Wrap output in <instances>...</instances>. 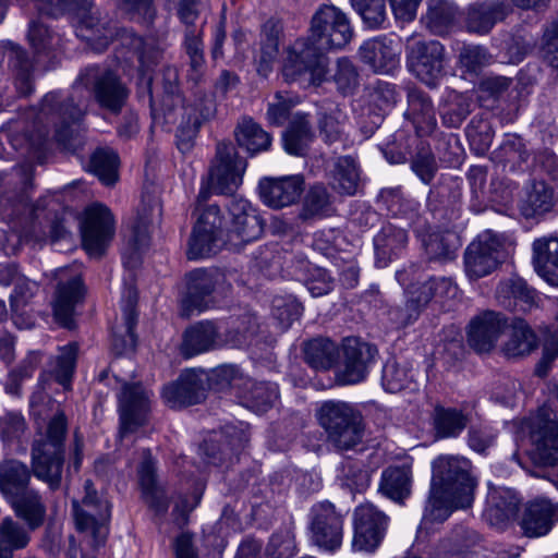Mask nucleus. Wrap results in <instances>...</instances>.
Listing matches in <instances>:
<instances>
[{
	"label": "nucleus",
	"mask_w": 558,
	"mask_h": 558,
	"mask_svg": "<svg viewBox=\"0 0 558 558\" xmlns=\"http://www.w3.org/2000/svg\"><path fill=\"white\" fill-rule=\"evenodd\" d=\"M331 195L327 187L322 184H314L305 194L299 219L308 221L327 216L331 210Z\"/></svg>",
	"instance_id": "nucleus-62"
},
{
	"label": "nucleus",
	"mask_w": 558,
	"mask_h": 558,
	"mask_svg": "<svg viewBox=\"0 0 558 558\" xmlns=\"http://www.w3.org/2000/svg\"><path fill=\"white\" fill-rule=\"evenodd\" d=\"M75 84L89 92L96 106L111 116L123 112L129 102L131 89L118 71L108 65L90 64L82 69Z\"/></svg>",
	"instance_id": "nucleus-6"
},
{
	"label": "nucleus",
	"mask_w": 558,
	"mask_h": 558,
	"mask_svg": "<svg viewBox=\"0 0 558 558\" xmlns=\"http://www.w3.org/2000/svg\"><path fill=\"white\" fill-rule=\"evenodd\" d=\"M537 348V337L527 323L521 318L512 322L509 339L502 351L507 357H520Z\"/></svg>",
	"instance_id": "nucleus-55"
},
{
	"label": "nucleus",
	"mask_w": 558,
	"mask_h": 558,
	"mask_svg": "<svg viewBox=\"0 0 558 558\" xmlns=\"http://www.w3.org/2000/svg\"><path fill=\"white\" fill-rule=\"evenodd\" d=\"M282 35V25L279 21L268 20L262 29L260 56L258 72L266 73L271 70V63L279 53V45Z\"/></svg>",
	"instance_id": "nucleus-58"
},
{
	"label": "nucleus",
	"mask_w": 558,
	"mask_h": 558,
	"mask_svg": "<svg viewBox=\"0 0 558 558\" xmlns=\"http://www.w3.org/2000/svg\"><path fill=\"white\" fill-rule=\"evenodd\" d=\"M530 437L532 459L538 465H558V420L547 408L538 409L532 418Z\"/></svg>",
	"instance_id": "nucleus-16"
},
{
	"label": "nucleus",
	"mask_w": 558,
	"mask_h": 558,
	"mask_svg": "<svg viewBox=\"0 0 558 558\" xmlns=\"http://www.w3.org/2000/svg\"><path fill=\"white\" fill-rule=\"evenodd\" d=\"M225 235L193 229L189 240L187 258L198 259L217 254L227 243Z\"/></svg>",
	"instance_id": "nucleus-63"
},
{
	"label": "nucleus",
	"mask_w": 558,
	"mask_h": 558,
	"mask_svg": "<svg viewBox=\"0 0 558 558\" xmlns=\"http://www.w3.org/2000/svg\"><path fill=\"white\" fill-rule=\"evenodd\" d=\"M327 177L337 193L353 196L361 184L360 165L352 156H339L328 165Z\"/></svg>",
	"instance_id": "nucleus-36"
},
{
	"label": "nucleus",
	"mask_w": 558,
	"mask_h": 558,
	"mask_svg": "<svg viewBox=\"0 0 558 558\" xmlns=\"http://www.w3.org/2000/svg\"><path fill=\"white\" fill-rule=\"evenodd\" d=\"M83 117L84 111L73 97L63 96L58 92L46 94L35 119V130L29 137L32 145L37 149L44 148L52 130V138L58 146L75 154L84 144L76 129Z\"/></svg>",
	"instance_id": "nucleus-2"
},
{
	"label": "nucleus",
	"mask_w": 558,
	"mask_h": 558,
	"mask_svg": "<svg viewBox=\"0 0 558 558\" xmlns=\"http://www.w3.org/2000/svg\"><path fill=\"white\" fill-rule=\"evenodd\" d=\"M414 233L421 241L424 256L429 263L446 264L457 257L461 241L456 232L449 230H432L428 222Z\"/></svg>",
	"instance_id": "nucleus-27"
},
{
	"label": "nucleus",
	"mask_w": 558,
	"mask_h": 558,
	"mask_svg": "<svg viewBox=\"0 0 558 558\" xmlns=\"http://www.w3.org/2000/svg\"><path fill=\"white\" fill-rule=\"evenodd\" d=\"M295 275L314 298L328 294L335 287V279L325 268L315 266L304 258L295 260Z\"/></svg>",
	"instance_id": "nucleus-53"
},
{
	"label": "nucleus",
	"mask_w": 558,
	"mask_h": 558,
	"mask_svg": "<svg viewBox=\"0 0 558 558\" xmlns=\"http://www.w3.org/2000/svg\"><path fill=\"white\" fill-rule=\"evenodd\" d=\"M181 48L187 58V80L195 85L205 78L207 63L204 52V29L182 33Z\"/></svg>",
	"instance_id": "nucleus-52"
},
{
	"label": "nucleus",
	"mask_w": 558,
	"mask_h": 558,
	"mask_svg": "<svg viewBox=\"0 0 558 558\" xmlns=\"http://www.w3.org/2000/svg\"><path fill=\"white\" fill-rule=\"evenodd\" d=\"M404 117L412 123L420 138L430 135L437 126L430 97L417 88L410 89L408 93V109Z\"/></svg>",
	"instance_id": "nucleus-35"
},
{
	"label": "nucleus",
	"mask_w": 558,
	"mask_h": 558,
	"mask_svg": "<svg viewBox=\"0 0 558 558\" xmlns=\"http://www.w3.org/2000/svg\"><path fill=\"white\" fill-rule=\"evenodd\" d=\"M235 270L222 268H198L186 275V292L181 300V316L190 318L215 304V293H226L231 289Z\"/></svg>",
	"instance_id": "nucleus-8"
},
{
	"label": "nucleus",
	"mask_w": 558,
	"mask_h": 558,
	"mask_svg": "<svg viewBox=\"0 0 558 558\" xmlns=\"http://www.w3.org/2000/svg\"><path fill=\"white\" fill-rule=\"evenodd\" d=\"M327 440L338 451H348L360 445L364 437V418L352 403L328 400L320 404L316 413Z\"/></svg>",
	"instance_id": "nucleus-5"
},
{
	"label": "nucleus",
	"mask_w": 558,
	"mask_h": 558,
	"mask_svg": "<svg viewBox=\"0 0 558 558\" xmlns=\"http://www.w3.org/2000/svg\"><path fill=\"white\" fill-rule=\"evenodd\" d=\"M512 11L508 0H482L469 5L466 28L476 34H487Z\"/></svg>",
	"instance_id": "nucleus-31"
},
{
	"label": "nucleus",
	"mask_w": 558,
	"mask_h": 558,
	"mask_svg": "<svg viewBox=\"0 0 558 558\" xmlns=\"http://www.w3.org/2000/svg\"><path fill=\"white\" fill-rule=\"evenodd\" d=\"M555 522H558V504L537 498L525 505L520 526L525 536L541 537L549 533Z\"/></svg>",
	"instance_id": "nucleus-29"
},
{
	"label": "nucleus",
	"mask_w": 558,
	"mask_h": 558,
	"mask_svg": "<svg viewBox=\"0 0 558 558\" xmlns=\"http://www.w3.org/2000/svg\"><path fill=\"white\" fill-rule=\"evenodd\" d=\"M498 302L506 308L527 312L536 306L537 293L520 277L501 281L496 290Z\"/></svg>",
	"instance_id": "nucleus-39"
},
{
	"label": "nucleus",
	"mask_w": 558,
	"mask_h": 558,
	"mask_svg": "<svg viewBox=\"0 0 558 558\" xmlns=\"http://www.w3.org/2000/svg\"><path fill=\"white\" fill-rule=\"evenodd\" d=\"M33 186V179L26 177L24 181V190L21 196V205L28 211L31 221L41 225V218L49 222V232L53 241L62 239L65 234L63 219L57 215L59 204L51 195H45L35 203H29L26 195L28 189Z\"/></svg>",
	"instance_id": "nucleus-30"
},
{
	"label": "nucleus",
	"mask_w": 558,
	"mask_h": 558,
	"mask_svg": "<svg viewBox=\"0 0 558 558\" xmlns=\"http://www.w3.org/2000/svg\"><path fill=\"white\" fill-rule=\"evenodd\" d=\"M557 207L555 191L545 181H534L519 204L520 213L526 219L556 211Z\"/></svg>",
	"instance_id": "nucleus-42"
},
{
	"label": "nucleus",
	"mask_w": 558,
	"mask_h": 558,
	"mask_svg": "<svg viewBox=\"0 0 558 558\" xmlns=\"http://www.w3.org/2000/svg\"><path fill=\"white\" fill-rule=\"evenodd\" d=\"M76 33L97 52L107 49L114 36L118 35L117 27L109 19H101L92 11L81 17Z\"/></svg>",
	"instance_id": "nucleus-38"
},
{
	"label": "nucleus",
	"mask_w": 558,
	"mask_h": 558,
	"mask_svg": "<svg viewBox=\"0 0 558 558\" xmlns=\"http://www.w3.org/2000/svg\"><path fill=\"white\" fill-rule=\"evenodd\" d=\"M344 514L328 500L311 507L308 535L313 545L327 553L337 551L343 541Z\"/></svg>",
	"instance_id": "nucleus-12"
},
{
	"label": "nucleus",
	"mask_w": 558,
	"mask_h": 558,
	"mask_svg": "<svg viewBox=\"0 0 558 558\" xmlns=\"http://www.w3.org/2000/svg\"><path fill=\"white\" fill-rule=\"evenodd\" d=\"M377 355L376 345L359 338H345L342 343V367L336 374L337 383L355 385L364 381Z\"/></svg>",
	"instance_id": "nucleus-17"
},
{
	"label": "nucleus",
	"mask_w": 558,
	"mask_h": 558,
	"mask_svg": "<svg viewBox=\"0 0 558 558\" xmlns=\"http://www.w3.org/2000/svg\"><path fill=\"white\" fill-rule=\"evenodd\" d=\"M161 216V203L157 195L143 192L134 220L125 234L122 255L126 264L135 266L140 262L143 250L149 244V226Z\"/></svg>",
	"instance_id": "nucleus-14"
},
{
	"label": "nucleus",
	"mask_w": 558,
	"mask_h": 558,
	"mask_svg": "<svg viewBox=\"0 0 558 558\" xmlns=\"http://www.w3.org/2000/svg\"><path fill=\"white\" fill-rule=\"evenodd\" d=\"M327 81L335 84L336 90L343 97L355 94L360 86V72L357 66L348 57L336 60L331 75Z\"/></svg>",
	"instance_id": "nucleus-60"
},
{
	"label": "nucleus",
	"mask_w": 558,
	"mask_h": 558,
	"mask_svg": "<svg viewBox=\"0 0 558 558\" xmlns=\"http://www.w3.org/2000/svg\"><path fill=\"white\" fill-rule=\"evenodd\" d=\"M73 513L76 529L89 532L96 543H101L106 536V523L110 519L111 505L108 500L98 497L90 481L85 483V496L82 506L73 502Z\"/></svg>",
	"instance_id": "nucleus-18"
},
{
	"label": "nucleus",
	"mask_w": 558,
	"mask_h": 558,
	"mask_svg": "<svg viewBox=\"0 0 558 558\" xmlns=\"http://www.w3.org/2000/svg\"><path fill=\"white\" fill-rule=\"evenodd\" d=\"M138 484L143 497L150 508L157 513H165L169 508V501L165 490L159 486L156 473V462L149 449H144L142 462L137 468Z\"/></svg>",
	"instance_id": "nucleus-34"
},
{
	"label": "nucleus",
	"mask_w": 558,
	"mask_h": 558,
	"mask_svg": "<svg viewBox=\"0 0 558 558\" xmlns=\"http://www.w3.org/2000/svg\"><path fill=\"white\" fill-rule=\"evenodd\" d=\"M302 175L264 178L259 181V196L265 205L274 209L295 204L304 191Z\"/></svg>",
	"instance_id": "nucleus-26"
},
{
	"label": "nucleus",
	"mask_w": 558,
	"mask_h": 558,
	"mask_svg": "<svg viewBox=\"0 0 558 558\" xmlns=\"http://www.w3.org/2000/svg\"><path fill=\"white\" fill-rule=\"evenodd\" d=\"M221 348L220 327L214 320H202L185 329L180 352L189 359Z\"/></svg>",
	"instance_id": "nucleus-32"
},
{
	"label": "nucleus",
	"mask_w": 558,
	"mask_h": 558,
	"mask_svg": "<svg viewBox=\"0 0 558 558\" xmlns=\"http://www.w3.org/2000/svg\"><path fill=\"white\" fill-rule=\"evenodd\" d=\"M314 140L312 124L306 113H295L282 132V144L289 155L302 157Z\"/></svg>",
	"instance_id": "nucleus-47"
},
{
	"label": "nucleus",
	"mask_w": 558,
	"mask_h": 558,
	"mask_svg": "<svg viewBox=\"0 0 558 558\" xmlns=\"http://www.w3.org/2000/svg\"><path fill=\"white\" fill-rule=\"evenodd\" d=\"M231 227L227 238L234 246H240L258 239L264 230V222L256 209L245 199H231L229 204Z\"/></svg>",
	"instance_id": "nucleus-23"
},
{
	"label": "nucleus",
	"mask_w": 558,
	"mask_h": 558,
	"mask_svg": "<svg viewBox=\"0 0 558 558\" xmlns=\"http://www.w3.org/2000/svg\"><path fill=\"white\" fill-rule=\"evenodd\" d=\"M305 363L315 371H329L339 359L337 344L328 338H314L303 345Z\"/></svg>",
	"instance_id": "nucleus-54"
},
{
	"label": "nucleus",
	"mask_w": 558,
	"mask_h": 558,
	"mask_svg": "<svg viewBox=\"0 0 558 558\" xmlns=\"http://www.w3.org/2000/svg\"><path fill=\"white\" fill-rule=\"evenodd\" d=\"M121 438L146 424L150 410V393L141 384H124L118 396Z\"/></svg>",
	"instance_id": "nucleus-21"
},
{
	"label": "nucleus",
	"mask_w": 558,
	"mask_h": 558,
	"mask_svg": "<svg viewBox=\"0 0 558 558\" xmlns=\"http://www.w3.org/2000/svg\"><path fill=\"white\" fill-rule=\"evenodd\" d=\"M471 149L478 156L485 155L493 142L495 132L492 123L483 116H474L465 129Z\"/></svg>",
	"instance_id": "nucleus-64"
},
{
	"label": "nucleus",
	"mask_w": 558,
	"mask_h": 558,
	"mask_svg": "<svg viewBox=\"0 0 558 558\" xmlns=\"http://www.w3.org/2000/svg\"><path fill=\"white\" fill-rule=\"evenodd\" d=\"M347 120V114L338 106L317 112V128L325 144L342 149L349 145Z\"/></svg>",
	"instance_id": "nucleus-41"
},
{
	"label": "nucleus",
	"mask_w": 558,
	"mask_h": 558,
	"mask_svg": "<svg viewBox=\"0 0 558 558\" xmlns=\"http://www.w3.org/2000/svg\"><path fill=\"white\" fill-rule=\"evenodd\" d=\"M16 518L25 522L29 531L39 529L46 518L47 508L40 494L31 488L7 500Z\"/></svg>",
	"instance_id": "nucleus-45"
},
{
	"label": "nucleus",
	"mask_w": 558,
	"mask_h": 558,
	"mask_svg": "<svg viewBox=\"0 0 558 558\" xmlns=\"http://www.w3.org/2000/svg\"><path fill=\"white\" fill-rule=\"evenodd\" d=\"M377 204L385 209L400 226L420 230L426 227V219L420 213V204L404 195L400 186L380 190Z\"/></svg>",
	"instance_id": "nucleus-25"
},
{
	"label": "nucleus",
	"mask_w": 558,
	"mask_h": 558,
	"mask_svg": "<svg viewBox=\"0 0 558 558\" xmlns=\"http://www.w3.org/2000/svg\"><path fill=\"white\" fill-rule=\"evenodd\" d=\"M532 264L536 274L558 287V236L537 238L532 243Z\"/></svg>",
	"instance_id": "nucleus-37"
},
{
	"label": "nucleus",
	"mask_w": 558,
	"mask_h": 558,
	"mask_svg": "<svg viewBox=\"0 0 558 558\" xmlns=\"http://www.w3.org/2000/svg\"><path fill=\"white\" fill-rule=\"evenodd\" d=\"M353 521V550L375 551L385 537L389 518L374 505L363 504L355 508Z\"/></svg>",
	"instance_id": "nucleus-19"
},
{
	"label": "nucleus",
	"mask_w": 558,
	"mask_h": 558,
	"mask_svg": "<svg viewBox=\"0 0 558 558\" xmlns=\"http://www.w3.org/2000/svg\"><path fill=\"white\" fill-rule=\"evenodd\" d=\"M520 499L509 489H494L489 493L485 518L497 529H505L515 518L519 511Z\"/></svg>",
	"instance_id": "nucleus-44"
},
{
	"label": "nucleus",
	"mask_w": 558,
	"mask_h": 558,
	"mask_svg": "<svg viewBox=\"0 0 558 558\" xmlns=\"http://www.w3.org/2000/svg\"><path fill=\"white\" fill-rule=\"evenodd\" d=\"M477 485L472 463L460 456H440L432 463V481L424 519L444 522L459 508L471 507Z\"/></svg>",
	"instance_id": "nucleus-1"
},
{
	"label": "nucleus",
	"mask_w": 558,
	"mask_h": 558,
	"mask_svg": "<svg viewBox=\"0 0 558 558\" xmlns=\"http://www.w3.org/2000/svg\"><path fill=\"white\" fill-rule=\"evenodd\" d=\"M507 236L486 230L465 250L464 266L471 279H478L495 271L508 257Z\"/></svg>",
	"instance_id": "nucleus-11"
},
{
	"label": "nucleus",
	"mask_w": 558,
	"mask_h": 558,
	"mask_svg": "<svg viewBox=\"0 0 558 558\" xmlns=\"http://www.w3.org/2000/svg\"><path fill=\"white\" fill-rule=\"evenodd\" d=\"M3 57L8 68L15 77V86L22 96H28L34 90L33 62L27 51L20 45L8 41L3 45Z\"/></svg>",
	"instance_id": "nucleus-43"
},
{
	"label": "nucleus",
	"mask_w": 558,
	"mask_h": 558,
	"mask_svg": "<svg viewBox=\"0 0 558 558\" xmlns=\"http://www.w3.org/2000/svg\"><path fill=\"white\" fill-rule=\"evenodd\" d=\"M236 145L250 156L267 151L272 142L271 135L251 117H242L233 131Z\"/></svg>",
	"instance_id": "nucleus-46"
},
{
	"label": "nucleus",
	"mask_w": 558,
	"mask_h": 558,
	"mask_svg": "<svg viewBox=\"0 0 558 558\" xmlns=\"http://www.w3.org/2000/svg\"><path fill=\"white\" fill-rule=\"evenodd\" d=\"M238 396L245 408L256 413H264L279 399V390L274 383L246 378Z\"/></svg>",
	"instance_id": "nucleus-48"
},
{
	"label": "nucleus",
	"mask_w": 558,
	"mask_h": 558,
	"mask_svg": "<svg viewBox=\"0 0 558 558\" xmlns=\"http://www.w3.org/2000/svg\"><path fill=\"white\" fill-rule=\"evenodd\" d=\"M378 492L396 504L403 505L412 493V472L407 466H389L381 473Z\"/></svg>",
	"instance_id": "nucleus-50"
},
{
	"label": "nucleus",
	"mask_w": 558,
	"mask_h": 558,
	"mask_svg": "<svg viewBox=\"0 0 558 558\" xmlns=\"http://www.w3.org/2000/svg\"><path fill=\"white\" fill-rule=\"evenodd\" d=\"M248 438L243 429L226 427L220 434H215L205 439L199 446L198 452L202 460L209 465L219 466L231 462L247 444Z\"/></svg>",
	"instance_id": "nucleus-22"
},
{
	"label": "nucleus",
	"mask_w": 558,
	"mask_h": 558,
	"mask_svg": "<svg viewBox=\"0 0 558 558\" xmlns=\"http://www.w3.org/2000/svg\"><path fill=\"white\" fill-rule=\"evenodd\" d=\"M137 295L133 289L128 290L125 302L123 305V332L112 333V350L117 355L128 354L135 350L137 336L134 332L137 324L136 313Z\"/></svg>",
	"instance_id": "nucleus-51"
},
{
	"label": "nucleus",
	"mask_w": 558,
	"mask_h": 558,
	"mask_svg": "<svg viewBox=\"0 0 558 558\" xmlns=\"http://www.w3.org/2000/svg\"><path fill=\"white\" fill-rule=\"evenodd\" d=\"M405 58L408 70L429 87H436L447 73L446 48L436 39L409 38Z\"/></svg>",
	"instance_id": "nucleus-10"
},
{
	"label": "nucleus",
	"mask_w": 558,
	"mask_h": 558,
	"mask_svg": "<svg viewBox=\"0 0 558 558\" xmlns=\"http://www.w3.org/2000/svg\"><path fill=\"white\" fill-rule=\"evenodd\" d=\"M81 233L85 251L90 256L100 257L114 235V218L110 209L101 204L87 207Z\"/></svg>",
	"instance_id": "nucleus-15"
},
{
	"label": "nucleus",
	"mask_w": 558,
	"mask_h": 558,
	"mask_svg": "<svg viewBox=\"0 0 558 558\" xmlns=\"http://www.w3.org/2000/svg\"><path fill=\"white\" fill-rule=\"evenodd\" d=\"M310 36L327 51L344 48L353 37V28L344 12L324 4L311 19Z\"/></svg>",
	"instance_id": "nucleus-13"
},
{
	"label": "nucleus",
	"mask_w": 558,
	"mask_h": 558,
	"mask_svg": "<svg viewBox=\"0 0 558 558\" xmlns=\"http://www.w3.org/2000/svg\"><path fill=\"white\" fill-rule=\"evenodd\" d=\"M68 430V417L63 411L58 410L31 448L34 476L46 483L52 492L58 490L62 484Z\"/></svg>",
	"instance_id": "nucleus-4"
},
{
	"label": "nucleus",
	"mask_w": 558,
	"mask_h": 558,
	"mask_svg": "<svg viewBox=\"0 0 558 558\" xmlns=\"http://www.w3.org/2000/svg\"><path fill=\"white\" fill-rule=\"evenodd\" d=\"M120 159L110 147H98L90 155L88 170L106 186H112L119 179Z\"/></svg>",
	"instance_id": "nucleus-56"
},
{
	"label": "nucleus",
	"mask_w": 558,
	"mask_h": 558,
	"mask_svg": "<svg viewBox=\"0 0 558 558\" xmlns=\"http://www.w3.org/2000/svg\"><path fill=\"white\" fill-rule=\"evenodd\" d=\"M33 466L11 459L0 462V492L8 500L29 488Z\"/></svg>",
	"instance_id": "nucleus-49"
},
{
	"label": "nucleus",
	"mask_w": 558,
	"mask_h": 558,
	"mask_svg": "<svg viewBox=\"0 0 558 558\" xmlns=\"http://www.w3.org/2000/svg\"><path fill=\"white\" fill-rule=\"evenodd\" d=\"M507 326L508 318L502 313L484 311L470 320L468 343L477 353H487L495 348Z\"/></svg>",
	"instance_id": "nucleus-24"
},
{
	"label": "nucleus",
	"mask_w": 558,
	"mask_h": 558,
	"mask_svg": "<svg viewBox=\"0 0 558 558\" xmlns=\"http://www.w3.org/2000/svg\"><path fill=\"white\" fill-rule=\"evenodd\" d=\"M414 151L410 156L411 170L424 184H430L438 171V165L427 141L415 140Z\"/></svg>",
	"instance_id": "nucleus-61"
},
{
	"label": "nucleus",
	"mask_w": 558,
	"mask_h": 558,
	"mask_svg": "<svg viewBox=\"0 0 558 558\" xmlns=\"http://www.w3.org/2000/svg\"><path fill=\"white\" fill-rule=\"evenodd\" d=\"M208 374L187 369L175 380L163 386L161 396L171 409H182L202 403L207 396Z\"/></svg>",
	"instance_id": "nucleus-20"
},
{
	"label": "nucleus",
	"mask_w": 558,
	"mask_h": 558,
	"mask_svg": "<svg viewBox=\"0 0 558 558\" xmlns=\"http://www.w3.org/2000/svg\"><path fill=\"white\" fill-rule=\"evenodd\" d=\"M84 284L78 276L65 282H59L56 291L53 312L56 319L64 327L71 328L74 308L83 300Z\"/></svg>",
	"instance_id": "nucleus-40"
},
{
	"label": "nucleus",
	"mask_w": 558,
	"mask_h": 558,
	"mask_svg": "<svg viewBox=\"0 0 558 558\" xmlns=\"http://www.w3.org/2000/svg\"><path fill=\"white\" fill-rule=\"evenodd\" d=\"M436 434L441 438L458 437L469 423V415L457 408L437 404L433 412Z\"/></svg>",
	"instance_id": "nucleus-57"
},
{
	"label": "nucleus",
	"mask_w": 558,
	"mask_h": 558,
	"mask_svg": "<svg viewBox=\"0 0 558 558\" xmlns=\"http://www.w3.org/2000/svg\"><path fill=\"white\" fill-rule=\"evenodd\" d=\"M246 160L239 156L236 147L231 142H219L216 155L211 161L207 183L203 184L196 201V210L201 211L210 192L232 194L242 183L246 169Z\"/></svg>",
	"instance_id": "nucleus-9"
},
{
	"label": "nucleus",
	"mask_w": 558,
	"mask_h": 558,
	"mask_svg": "<svg viewBox=\"0 0 558 558\" xmlns=\"http://www.w3.org/2000/svg\"><path fill=\"white\" fill-rule=\"evenodd\" d=\"M161 86V105L166 119L170 120L173 111L178 108L182 111L175 137L179 150L186 154L194 147L201 126L216 117V100L211 95L197 94L194 101L185 106L180 88L179 72L172 65H166L162 69Z\"/></svg>",
	"instance_id": "nucleus-3"
},
{
	"label": "nucleus",
	"mask_w": 558,
	"mask_h": 558,
	"mask_svg": "<svg viewBox=\"0 0 558 558\" xmlns=\"http://www.w3.org/2000/svg\"><path fill=\"white\" fill-rule=\"evenodd\" d=\"M373 242L376 265L386 267L405 250L409 242L408 227L390 221L384 222Z\"/></svg>",
	"instance_id": "nucleus-33"
},
{
	"label": "nucleus",
	"mask_w": 558,
	"mask_h": 558,
	"mask_svg": "<svg viewBox=\"0 0 558 558\" xmlns=\"http://www.w3.org/2000/svg\"><path fill=\"white\" fill-rule=\"evenodd\" d=\"M529 157L523 140L518 135H507L499 147L492 153L490 159L505 167L509 166L511 171H515L521 169Z\"/></svg>",
	"instance_id": "nucleus-59"
},
{
	"label": "nucleus",
	"mask_w": 558,
	"mask_h": 558,
	"mask_svg": "<svg viewBox=\"0 0 558 558\" xmlns=\"http://www.w3.org/2000/svg\"><path fill=\"white\" fill-rule=\"evenodd\" d=\"M400 51L392 39L377 37L365 41L359 49L361 61L379 74H391L399 68Z\"/></svg>",
	"instance_id": "nucleus-28"
},
{
	"label": "nucleus",
	"mask_w": 558,
	"mask_h": 558,
	"mask_svg": "<svg viewBox=\"0 0 558 558\" xmlns=\"http://www.w3.org/2000/svg\"><path fill=\"white\" fill-rule=\"evenodd\" d=\"M310 35L296 39L287 50L282 75L289 83L320 86L327 81L329 58Z\"/></svg>",
	"instance_id": "nucleus-7"
}]
</instances>
